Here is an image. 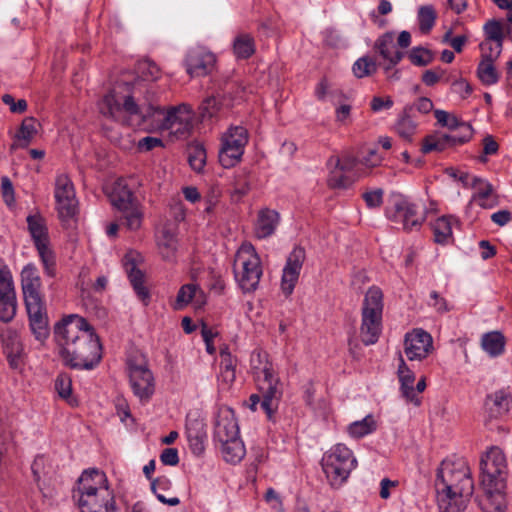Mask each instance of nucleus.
<instances>
[{
	"instance_id": "8",
	"label": "nucleus",
	"mask_w": 512,
	"mask_h": 512,
	"mask_svg": "<svg viewBox=\"0 0 512 512\" xmlns=\"http://www.w3.org/2000/svg\"><path fill=\"white\" fill-rule=\"evenodd\" d=\"M145 104L139 105L134 101L133 95L119 97L116 90H112L99 101L100 113L122 124L131 125L130 118L137 117V125L142 124V111Z\"/></svg>"
},
{
	"instance_id": "26",
	"label": "nucleus",
	"mask_w": 512,
	"mask_h": 512,
	"mask_svg": "<svg viewBox=\"0 0 512 512\" xmlns=\"http://www.w3.org/2000/svg\"><path fill=\"white\" fill-rule=\"evenodd\" d=\"M280 220L277 211L270 208H263L258 212L257 220L254 226L255 236L259 239H265L274 234Z\"/></svg>"
},
{
	"instance_id": "48",
	"label": "nucleus",
	"mask_w": 512,
	"mask_h": 512,
	"mask_svg": "<svg viewBox=\"0 0 512 512\" xmlns=\"http://www.w3.org/2000/svg\"><path fill=\"white\" fill-rule=\"evenodd\" d=\"M483 60L495 61L502 51V41L484 39L480 44Z\"/></svg>"
},
{
	"instance_id": "58",
	"label": "nucleus",
	"mask_w": 512,
	"mask_h": 512,
	"mask_svg": "<svg viewBox=\"0 0 512 512\" xmlns=\"http://www.w3.org/2000/svg\"><path fill=\"white\" fill-rule=\"evenodd\" d=\"M160 460L164 465H177L179 463L178 450L176 448L164 449L160 455Z\"/></svg>"
},
{
	"instance_id": "59",
	"label": "nucleus",
	"mask_w": 512,
	"mask_h": 512,
	"mask_svg": "<svg viewBox=\"0 0 512 512\" xmlns=\"http://www.w3.org/2000/svg\"><path fill=\"white\" fill-rule=\"evenodd\" d=\"M138 149L140 151H150L156 147L163 146L162 140L160 138L147 136L138 141Z\"/></svg>"
},
{
	"instance_id": "49",
	"label": "nucleus",
	"mask_w": 512,
	"mask_h": 512,
	"mask_svg": "<svg viewBox=\"0 0 512 512\" xmlns=\"http://www.w3.org/2000/svg\"><path fill=\"white\" fill-rule=\"evenodd\" d=\"M384 191L381 188L366 189L361 197L364 200L366 206L370 209L379 208L383 203Z\"/></svg>"
},
{
	"instance_id": "31",
	"label": "nucleus",
	"mask_w": 512,
	"mask_h": 512,
	"mask_svg": "<svg viewBox=\"0 0 512 512\" xmlns=\"http://www.w3.org/2000/svg\"><path fill=\"white\" fill-rule=\"evenodd\" d=\"M512 405V398L510 393L499 390L487 397V406L490 418H502L506 416Z\"/></svg>"
},
{
	"instance_id": "11",
	"label": "nucleus",
	"mask_w": 512,
	"mask_h": 512,
	"mask_svg": "<svg viewBox=\"0 0 512 512\" xmlns=\"http://www.w3.org/2000/svg\"><path fill=\"white\" fill-rule=\"evenodd\" d=\"M249 141V134L243 126H231L221 137L219 149V162L224 168H232L237 165L244 154Z\"/></svg>"
},
{
	"instance_id": "60",
	"label": "nucleus",
	"mask_w": 512,
	"mask_h": 512,
	"mask_svg": "<svg viewBox=\"0 0 512 512\" xmlns=\"http://www.w3.org/2000/svg\"><path fill=\"white\" fill-rule=\"evenodd\" d=\"M393 106V100L391 99V97H386V98H382V97H373V99L371 100V109L373 112H380L381 110H384V109H390L391 107Z\"/></svg>"
},
{
	"instance_id": "55",
	"label": "nucleus",
	"mask_w": 512,
	"mask_h": 512,
	"mask_svg": "<svg viewBox=\"0 0 512 512\" xmlns=\"http://www.w3.org/2000/svg\"><path fill=\"white\" fill-rule=\"evenodd\" d=\"M202 117H213L219 111V102L215 97L206 98L200 107Z\"/></svg>"
},
{
	"instance_id": "53",
	"label": "nucleus",
	"mask_w": 512,
	"mask_h": 512,
	"mask_svg": "<svg viewBox=\"0 0 512 512\" xmlns=\"http://www.w3.org/2000/svg\"><path fill=\"white\" fill-rule=\"evenodd\" d=\"M55 389L59 396L68 400L72 392V381L67 374H60L55 380Z\"/></svg>"
},
{
	"instance_id": "30",
	"label": "nucleus",
	"mask_w": 512,
	"mask_h": 512,
	"mask_svg": "<svg viewBox=\"0 0 512 512\" xmlns=\"http://www.w3.org/2000/svg\"><path fill=\"white\" fill-rule=\"evenodd\" d=\"M459 226V220L452 215H443L431 223L434 240L438 244H448L453 239V228Z\"/></svg>"
},
{
	"instance_id": "34",
	"label": "nucleus",
	"mask_w": 512,
	"mask_h": 512,
	"mask_svg": "<svg viewBox=\"0 0 512 512\" xmlns=\"http://www.w3.org/2000/svg\"><path fill=\"white\" fill-rule=\"evenodd\" d=\"M121 224L129 231L141 229L144 220V208L140 202L118 209Z\"/></svg>"
},
{
	"instance_id": "24",
	"label": "nucleus",
	"mask_w": 512,
	"mask_h": 512,
	"mask_svg": "<svg viewBox=\"0 0 512 512\" xmlns=\"http://www.w3.org/2000/svg\"><path fill=\"white\" fill-rule=\"evenodd\" d=\"M462 126L466 131L464 136H458V134H444L440 136L426 137L422 145V152L429 153L432 151H443L450 145H458L467 142L471 138V127L469 125Z\"/></svg>"
},
{
	"instance_id": "52",
	"label": "nucleus",
	"mask_w": 512,
	"mask_h": 512,
	"mask_svg": "<svg viewBox=\"0 0 512 512\" xmlns=\"http://www.w3.org/2000/svg\"><path fill=\"white\" fill-rule=\"evenodd\" d=\"M187 438L190 448L194 454L200 455L204 451V433L201 431H193L187 427Z\"/></svg>"
},
{
	"instance_id": "9",
	"label": "nucleus",
	"mask_w": 512,
	"mask_h": 512,
	"mask_svg": "<svg viewBox=\"0 0 512 512\" xmlns=\"http://www.w3.org/2000/svg\"><path fill=\"white\" fill-rule=\"evenodd\" d=\"M385 215L391 222L401 225L405 231L419 229L425 220L418 206L401 194L390 197Z\"/></svg>"
},
{
	"instance_id": "23",
	"label": "nucleus",
	"mask_w": 512,
	"mask_h": 512,
	"mask_svg": "<svg viewBox=\"0 0 512 512\" xmlns=\"http://www.w3.org/2000/svg\"><path fill=\"white\" fill-rule=\"evenodd\" d=\"M25 306L33 335L38 341H45L49 336V326L44 301L40 303L26 304Z\"/></svg>"
},
{
	"instance_id": "54",
	"label": "nucleus",
	"mask_w": 512,
	"mask_h": 512,
	"mask_svg": "<svg viewBox=\"0 0 512 512\" xmlns=\"http://www.w3.org/2000/svg\"><path fill=\"white\" fill-rule=\"evenodd\" d=\"M250 190V184L244 174L239 175L233 185L232 195L238 199L245 196Z\"/></svg>"
},
{
	"instance_id": "15",
	"label": "nucleus",
	"mask_w": 512,
	"mask_h": 512,
	"mask_svg": "<svg viewBox=\"0 0 512 512\" xmlns=\"http://www.w3.org/2000/svg\"><path fill=\"white\" fill-rule=\"evenodd\" d=\"M433 351V338L427 331L415 328L405 334L404 353L409 361H423Z\"/></svg>"
},
{
	"instance_id": "63",
	"label": "nucleus",
	"mask_w": 512,
	"mask_h": 512,
	"mask_svg": "<svg viewBox=\"0 0 512 512\" xmlns=\"http://www.w3.org/2000/svg\"><path fill=\"white\" fill-rule=\"evenodd\" d=\"M2 194L6 204L11 205L14 203V190L11 181L8 177L2 178Z\"/></svg>"
},
{
	"instance_id": "62",
	"label": "nucleus",
	"mask_w": 512,
	"mask_h": 512,
	"mask_svg": "<svg viewBox=\"0 0 512 512\" xmlns=\"http://www.w3.org/2000/svg\"><path fill=\"white\" fill-rule=\"evenodd\" d=\"M235 369H221L218 376V381L223 386V388H229L231 384L235 381Z\"/></svg>"
},
{
	"instance_id": "39",
	"label": "nucleus",
	"mask_w": 512,
	"mask_h": 512,
	"mask_svg": "<svg viewBox=\"0 0 512 512\" xmlns=\"http://www.w3.org/2000/svg\"><path fill=\"white\" fill-rule=\"evenodd\" d=\"M219 445L222 456L228 463H239L245 456V447L240 437L220 442Z\"/></svg>"
},
{
	"instance_id": "33",
	"label": "nucleus",
	"mask_w": 512,
	"mask_h": 512,
	"mask_svg": "<svg viewBox=\"0 0 512 512\" xmlns=\"http://www.w3.org/2000/svg\"><path fill=\"white\" fill-rule=\"evenodd\" d=\"M109 199L112 206L117 210L139 202L123 179L114 182L109 192Z\"/></svg>"
},
{
	"instance_id": "47",
	"label": "nucleus",
	"mask_w": 512,
	"mask_h": 512,
	"mask_svg": "<svg viewBox=\"0 0 512 512\" xmlns=\"http://www.w3.org/2000/svg\"><path fill=\"white\" fill-rule=\"evenodd\" d=\"M408 58L416 66H426L432 62L433 54L426 48L414 47L409 52Z\"/></svg>"
},
{
	"instance_id": "1",
	"label": "nucleus",
	"mask_w": 512,
	"mask_h": 512,
	"mask_svg": "<svg viewBox=\"0 0 512 512\" xmlns=\"http://www.w3.org/2000/svg\"><path fill=\"white\" fill-rule=\"evenodd\" d=\"M54 338L64 363L74 369H93L101 360V344L85 318L70 314L54 326Z\"/></svg>"
},
{
	"instance_id": "57",
	"label": "nucleus",
	"mask_w": 512,
	"mask_h": 512,
	"mask_svg": "<svg viewBox=\"0 0 512 512\" xmlns=\"http://www.w3.org/2000/svg\"><path fill=\"white\" fill-rule=\"evenodd\" d=\"M172 483L166 476H160L151 482V489L157 496L158 494H164V492L170 490Z\"/></svg>"
},
{
	"instance_id": "6",
	"label": "nucleus",
	"mask_w": 512,
	"mask_h": 512,
	"mask_svg": "<svg viewBox=\"0 0 512 512\" xmlns=\"http://www.w3.org/2000/svg\"><path fill=\"white\" fill-rule=\"evenodd\" d=\"M193 118V111L186 104L171 107L165 112L159 105L149 102L142 111V123L152 119L157 122L158 129L169 130L177 136H185L191 131Z\"/></svg>"
},
{
	"instance_id": "56",
	"label": "nucleus",
	"mask_w": 512,
	"mask_h": 512,
	"mask_svg": "<svg viewBox=\"0 0 512 512\" xmlns=\"http://www.w3.org/2000/svg\"><path fill=\"white\" fill-rule=\"evenodd\" d=\"M2 101L9 106L10 111L13 113H23L27 109V102L24 99H20L17 102L14 97L10 94H4Z\"/></svg>"
},
{
	"instance_id": "51",
	"label": "nucleus",
	"mask_w": 512,
	"mask_h": 512,
	"mask_svg": "<svg viewBox=\"0 0 512 512\" xmlns=\"http://www.w3.org/2000/svg\"><path fill=\"white\" fill-rule=\"evenodd\" d=\"M485 39L503 42V26L497 20H490L484 25Z\"/></svg>"
},
{
	"instance_id": "45",
	"label": "nucleus",
	"mask_w": 512,
	"mask_h": 512,
	"mask_svg": "<svg viewBox=\"0 0 512 512\" xmlns=\"http://www.w3.org/2000/svg\"><path fill=\"white\" fill-rule=\"evenodd\" d=\"M206 150L202 145H193L188 150V162L196 172H201L206 164Z\"/></svg>"
},
{
	"instance_id": "41",
	"label": "nucleus",
	"mask_w": 512,
	"mask_h": 512,
	"mask_svg": "<svg viewBox=\"0 0 512 512\" xmlns=\"http://www.w3.org/2000/svg\"><path fill=\"white\" fill-rule=\"evenodd\" d=\"M233 53L237 59H248L255 53V41L248 33L238 34L233 41Z\"/></svg>"
},
{
	"instance_id": "17",
	"label": "nucleus",
	"mask_w": 512,
	"mask_h": 512,
	"mask_svg": "<svg viewBox=\"0 0 512 512\" xmlns=\"http://www.w3.org/2000/svg\"><path fill=\"white\" fill-rule=\"evenodd\" d=\"M1 341L10 368L21 370L25 365L26 352L20 335L17 331L7 328L1 333Z\"/></svg>"
},
{
	"instance_id": "43",
	"label": "nucleus",
	"mask_w": 512,
	"mask_h": 512,
	"mask_svg": "<svg viewBox=\"0 0 512 512\" xmlns=\"http://www.w3.org/2000/svg\"><path fill=\"white\" fill-rule=\"evenodd\" d=\"M138 76L144 81H155L160 77V69L149 59L141 60L136 65Z\"/></svg>"
},
{
	"instance_id": "22",
	"label": "nucleus",
	"mask_w": 512,
	"mask_h": 512,
	"mask_svg": "<svg viewBox=\"0 0 512 512\" xmlns=\"http://www.w3.org/2000/svg\"><path fill=\"white\" fill-rule=\"evenodd\" d=\"M237 437H239V427L233 411L229 408L219 409L214 426V441L227 442Z\"/></svg>"
},
{
	"instance_id": "29",
	"label": "nucleus",
	"mask_w": 512,
	"mask_h": 512,
	"mask_svg": "<svg viewBox=\"0 0 512 512\" xmlns=\"http://www.w3.org/2000/svg\"><path fill=\"white\" fill-rule=\"evenodd\" d=\"M194 300L196 304L202 305L204 303L203 291L197 284H184L180 287L176 299L171 304V307L175 311H180L187 307Z\"/></svg>"
},
{
	"instance_id": "7",
	"label": "nucleus",
	"mask_w": 512,
	"mask_h": 512,
	"mask_svg": "<svg viewBox=\"0 0 512 512\" xmlns=\"http://www.w3.org/2000/svg\"><path fill=\"white\" fill-rule=\"evenodd\" d=\"M234 278L243 293L254 292L263 276V267L255 247L244 242L238 248L233 263Z\"/></svg>"
},
{
	"instance_id": "14",
	"label": "nucleus",
	"mask_w": 512,
	"mask_h": 512,
	"mask_svg": "<svg viewBox=\"0 0 512 512\" xmlns=\"http://www.w3.org/2000/svg\"><path fill=\"white\" fill-rule=\"evenodd\" d=\"M54 197L56 209L62 221H69L77 212V200L73 182L66 174H59L55 179Z\"/></svg>"
},
{
	"instance_id": "25",
	"label": "nucleus",
	"mask_w": 512,
	"mask_h": 512,
	"mask_svg": "<svg viewBox=\"0 0 512 512\" xmlns=\"http://www.w3.org/2000/svg\"><path fill=\"white\" fill-rule=\"evenodd\" d=\"M397 376L400 383V392L402 397L415 406H419L421 404L420 397H417L414 383H415V373L408 367L402 355L399 357V365L397 369Z\"/></svg>"
},
{
	"instance_id": "42",
	"label": "nucleus",
	"mask_w": 512,
	"mask_h": 512,
	"mask_svg": "<svg viewBox=\"0 0 512 512\" xmlns=\"http://www.w3.org/2000/svg\"><path fill=\"white\" fill-rule=\"evenodd\" d=\"M477 75L482 84L486 86L494 85L499 80V74L494 65V61L491 60L482 59L477 68Z\"/></svg>"
},
{
	"instance_id": "37",
	"label": "nucleus",
	"mask_w": 512,
	"mask_h": 512,
	"mask_svg": "<svg viewBox=\"0 0 512 512\" xmlns=\"http://www.w3.org/2000/svg\"><path fill=\"white\" fill-rule=\"evenodd\" d=\"M36 133L37 129L35 119L33 117L25 118L15 135L14 142L11 144V150L28 147Z\"/></svg>"
},
{
	"instance_id": "10",
	"label": "nucleus",
	"mask_w": 512,
	"mask_h": 512,
	"mask_svg": "<svg viewBox=\"0 0 512 512\" xmlns=\"http://www.w3.org/2000/svg\"><path fill=\"white\" fill-rule=\"evenodd\" d=\"M351 455L350 449L343 444H337L324 454L321 465L331 486L338 488L347 481L352 469Z\"/></svg>"
},
{
	"instance_id": "40",
	"label": "nucleus",
	"mask_w": 512,
	"mask_h": 512,
	"mask_svg": "<svg viewBox=\"0 0 512 512\" xmlns=\"http://www.w3.org/2000/svg\"><path fill=\"white\" fill-rule=\"evenodd\" d=\"M505 337L499 331H492L484 334L481 339V346L490 356L501 355L505 349Z\"/></svg>"
},
{
	"instance_id": "16",
	"label": "nucleus",
	"mask_w": 512,
	"mask_h": 512,
	"mask_svg": "<svg viewBox=\"0 0 512 512\" xmlns=\"http://www.w3.org/2000/svg\"><path fill=\"white\" fill-rule=\"evenodd\" d=\"M216 56L206 47L191 48L185 58V67L191 77L206 76L215 67Z\"/></svg>"
},
{
	"instance_id": "32",
	"label": "nucleus",
	"mask_w": 512,
	"mask_h": 512,
	"mask_svg": "<svg viewBox=\"0 0 512 512\" xmlns=\"http://www.w3.org/2000/svg\"><path fill=\"white\" fill-rule=\"evenodd\" d=\"M418 123L413 116V107H404L403 111L399 114L395 124V133L405 141L411 142L413 136L416 134Z\"/></svg>"
},
{
	"instance_id": "13",
	"label": "nucleus",
	"mask_w": 512,
	"mask_h": 512,
	"mask_svg": "<svg viewBox=\"0 0 512 512\" xmlns=\"http://www.w3.org/2000/svg\"><path fill=\"white\" fill-rule=\"evenodd\" d=\"M17 296L12 272L0 258V321L10 323L17 314Z\"/></svg>"
},
{
	"instance_id": "61",
	"label": "nucleus",
	"mask_w": 512,
	"mask_h": 512,
	"mask_svg": "<svg viewBox=\"0 0 512 512\" xmlns=\"http://www.w3.org/2000/svg\"><path fill=\"white\" fill-rule=\"evenodd\" d=\"M406 107H413V110H417L419 113L428 114L433 109V102L429 98L421 97Z\"/></svg>"
},
{
	"instance_id": "27",
	"label": "nucleus",
	"mask_w": 512,
	"mask_h": 512,
	"mask_svg": "<svg viewBox=\"0 0 512 512\" xmlns=\"http://www.w3.org/2000/svg\"><path fill=\"white\" fill-rule=\"evenodd\" d=\"M330 165L334 168L330 171L328 185L331 188H345L349 185L352 163L349 158H331Z\"/></svg>"
},
{
	"instance_id": "35",
	"label": "nucleus",
	"mask_w": 512,
	"mask_h": 512,
	"mask_svg": "<svg viewBox=\"0 0 512 512\" xmlns=\"http://www.w3.org/2000/svg\"><path fill=\"white\" fill-rule=\"evenodd\" d=\"M383 311V295L378 287L372 286L366 292L363 306L362 316H371L372 318L382 317Z\"/></svg>"
},
{
	"instance_id": "18",
	"label": "nucleus",
	"mask_w": 512,
	"mask_h": 512,
	"mask_svg": "<svg viewBox=\"0 0 512 512\" xmlns=\"http://www.w3.org/2000/svg\"><path fill=\"white\" fill-rule=\"evenodd\" d=\"M305 257V250L302 247H295L287 258L281 278V289L287 296L292 294L298 282Z\"/></svg>"
},
{
	"instance_id": "28",
	"label": "nucleus",
	"mask_w": 512,
	"mask_h": 512,
	"mask_svg": "<svg viewBox=\"0 0 512 512\" xmlns=\"http://www.w3.org/2000/svg\"><path fill=\"white\" fill-rule=\"evenodd\" d=\"M376 48L380 55L385 60L389 61V66L385 67L387 73L393 66L398 64L404 56V53L396 48L393 33L391 32H387L377 39Z\"/></svg>"
},
{
	"instance_id": "38",
	"label": "nucleus",
	"mask_w": 512,
	"mask_h": 512,
	"mask_svg": "<svg viewBox=\"0 0 512 512\" xmlns=\"http://www.w3.org/2000/svg\"><path fill=\"white\" fill-rule=\"evenodd\" d=\"M177 244L176 234L171 229L164 227L157 237L158 249L164 260H172L174 258Z\"/></svg>"
},
{
	"instance_id": "4",
	"label": "nucleus",
	"mask_w": 512,
	"mask_h": 512,
	"mask_svg": "<svg viewBox=\"0 0 512 512\" xmlns=\"http://www.w3.org/2000/svg\"><path fill=\"white\" fill-rule=\"evenodd\" d=\"M73 498L81 512H116L113 490L106 474L96 468L84 470L77 481Z\"/></svg>"
},
{
	"instance_id": "2",
	"label": "nucleus",
	"mask_w": 512,
	"mask_h": 512,
	"mask_svg": "<svg viewBox=\"0 0 512 512\" xmlns=\"http://www.w3.org/2000/svg\"><path fill=\"white\" fill-rule=\"evenodd\" d=\"M435 486L441 512H462L474 491L468 464L463 459L444 460L438 469Z\"/></svg>"
},
{
	"instance_id": "50",
	"label": "nucleus",
	"mask_w": 512,
	"mask_h": 512,
	"mask_svg": "<svg viewBox=\"0 0 512 512\" xmlns=\"http://www.w3.org/2000/svg\"><path fill=\"white\" fill-rule=\"evenodd\" d=\"M375 71L376 65L374 61L368 57L360 58L354 63V74L359 78L369 76Z\"/></svg>"
},
{
	"instance_id": "44",
	"label": "nucleus",
	"mask_w": 512,
	"mask_h": 512,
	"mask_svg": "<svg viewBox=\"0 0 512 512\" xmlns=\"http://www.w3.org/2000/svg\"><path fill=\"white\" fill-rule=\"evenodd\" d=\"M436 20V12L433 6H421L418 10L419 29L422 33H428L434 26Z\"/></svg>"
},
{
	"instance_id": "36",
	"label": "nucleus",
	"mask_w": 512,
	"mask_h": 512,
	"mask_svg": "<svg viewBox=\"0 0 512 512\" xmlns=\"http://www.w3.org/2000/svg\"><path fill=\"white\" fill-rule=\"evenodd\" d=\"M382 317L362 316L360 339L365 345H372L378 341L381 333Z\"/></svg>"
},
{
	"instance_id": "46",
	"label": "nucleus",
	"mask_w": 512,
	"mask_h": 512,
	"mask_svg": "<svg viewBox=\"0 0 512 512\" xmlns=\"http://www.w3.org/2000/svg\"><path fill=\"white\" fill-rule=\"evenodd\" d=\"M378 427L377 420L371 414L365 416L360 421H354V438H362L376 431Z\"/></svg>"
},
{
	"instance_id": "12",
	"label": "nucleus",
	"mask_w": 512,
	"mask_h": 512,
	"mask_svg": "<svg viewBox=\"0 0 512 512\" xmlns=\"http://www.w3.org/2000/svg\"><path fill=\"white\" fill-rule=\"evenodd\" d=\"M27 224L45 273L50 277H54L56 274L55 256L48 247V233L44 219L40 215H29L27 217Z\"/></svg>"
},
{
	"instance_id": "21",
	"label": "nucleus",
	"mask_w": 512,
	"mask_h": 512,
	"mask_svg": "<svg viewBox=\"0 0 512 512\" xmlns=\"http://www.w3.org/2000/svg\"><path fill=\"white\" fill-rule=\"evenodd\" d=\"M129 377L134 394L141 400L149 399L154 392L152 372L143 365L130 366Z\"/></svg>"
},
{
	"instance_id": "3",
	"label": "nucleus",
	"mask_w": 512,
	"mask_h": 512,
	"mask_svg": "<svg viewBox=\"0 0 512 512\" xmlns=\"http://www.w3.org/2000/svg\"><path fill=\"white\" fill-rule=\"evenodd\" d=\"M480 484L485 493L481 500L485 512H503L505 509L508 462L503 450L497 446L488 449L480 460Z\"/></svg>"
},
{
	"instance_id": "5",
	"label": "nucleus",
	"mask_w": 512,
	"mask_h": 512,
	"mask_svg": "<svg viewBox=\"0 0 512 512\" xmlns=\"http://www.w3.org/2000/svg\"><path fill=\"white\" fill-rule=\"evenodd\" d=\"M251 361L261 396L258 394H252L250 396V408L256 411L257 406L260 405L261 409L270 419L277 410L278 403L282 397L280 381L274 373L272 364L267 360L266 354L257 352L253 354Z\"/></svg>"
},
{
	"instance_id": "64",
	"label": "nucleus",
	"mask_w": 512,
	"mask_h": 512,
	"mask_svg": "<svg viewBox=\"0 0 512 512\" xmlns=\"http://www.w3.org/2000/svg\"><path fill=\"white\" fill-rule=\"evenodd\" d=\"M491 196V188L490 186H486L485 188H481L473 197L475 203L479 206L486 208L489 206L488 199Z\"/></svg>"
},
{
	"instance_id": "19",
	"label": "nucleus",
	"mask_w": 512,
	"mask_h": 512,
	"mask_svg": "<svg viewBox=\"0 0 512 512\" xmlns=\"http://www.w3.org/2000/svg\"><path fill=\"white\" fill-rule=\"evenodd\" d=\"M139 258L140 255L137 252L129 251L123 257L122 263L134 292L138 298L147 305L150 300V292L144 285V273L137 268V261Z\"/></svg>"
},
{
	"instance_id": "20",
	"label": "nucleus",
	"mask_w": 512,
	"mask_h": 512,
	"mask_svg": "<svg viewBox=\"0 0 512 512\" xmlns=\"http://www.w3.org/2000/svg\"><path fill=\"white\" fill-rule=\"evenodd\" d=\"M21 286L26 304L43 301L41 278L34 264H27L21 272Z\"/></svg>"
}]
</instances>
